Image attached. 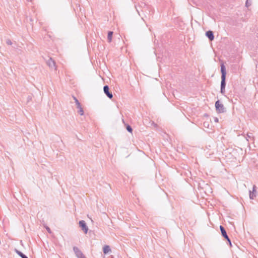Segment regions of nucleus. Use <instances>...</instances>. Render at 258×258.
I'll return each instance as SVG.
<instances>
[{"instance_id":"f257e3e1","label":"nucleus","mask_w":258,"mask_h":258,"mask_svg":"<svg viewBox=\"0 0 258 258\" xmlns=\"http://www.w3.org/2000/svg\"><path fill=\"white\" fill-rule=\"evenodd\" d=\"M221 93L224 94L225 92L226 70L224 64L221 65Z\"/></svg>"},{"instance_id":"f03ea898","label":"nucleus","mask_w":258,"mask_h":258,"mask_svg":"<svg viewBox=\"0 0 258 258\" xmlns=\"http://www.w3.org/2000/svg\"><path fill=\"white\" fill-rule=\"evenodd\" d=\"M215 107L218 113H223L225 112V109L223 104L220 103L219 100H217L215 102Z\"/></svg>"},{"instance_id":"7ed1b4c3","label":"nucleus","mask_w":258,"mask_h":258,"mask_svg":"<svg viewBox=\"0 0 258 258\" xmlns=\"http://www.w3.org/2000/svg\"><path fill=\"white\" fill-rule=\"evenodd\" d=\"M74 100L77 105V108L79 109L78 112L81 115H83L84 114V111L81 107V104L79 102V100L77 99V98L75 96H73Z\"/></svg>"},{"instance_id":"20e7f679","label":"nucleus","mask_w":258,"mask_h":258,"mask_svg":"<svg viewBox=\"0 0 258 258\" xmlns=\"http://www.w3.org/2000/svg\"><path fill=\"white\" fill-rule=\"evenodd\" d=\"M73 250L74 252L76 254V255L78 258H85V256L82 253V252L79 249V248L77 247L74 246L73 247Z\"/></svg>"},{"instance_id":"39448f33","label":"nucleus","mask_w":258,"mask_h":258,"mask_svg":"<svg viewBox=\"0 0 258 258\" xmlns=\"http://www.w3.org/2000/svg\"><path fill=\"white\" fill-rule=\"evenodd\" d=\"M79 226L81 228L82 230L86 234L88 231V226L86 225V222L84 220H81L79 221Z\"/></svg>"},{"instance_id":"423d86ee","label":"nucleus","mask_w":258,"mask_h":258,"mask_svg":"<svg viewBox=\"0 0 258 258\" xmlns=\"http://www.w3.org/2000/svg\"><path fill=\"white\" fill-rule=\"evenodd\" d=\"M103 91L106 95L109 98L112 99L113 95L111 92H109V88L108 86L105 85L103 87Z\"/></svg>"},{"instance_id":"0eeeda50","label":"nucleus","mask_w":258,"mask_h":258,"mask_svg":"<svg viewBox=\"0 0 258 258\" xmlns=\"http://www.w3.org/2000/svg\"><path fill=\"white\" fill-rule=\"evenodd\" d=\"M256 186L254 185L252 188V191H249V196L250 199L253 200L256 197Z\"/></svg>"},{"instance_id":"6e6552de","label":"nucleus","mask_w":258,"mask_h":258,"mask_svg":"<svg viewBox=\"0 0 258 258\" xmlns=\"http://www.w3.org/2000/svg\"><path fill=\"white\" fill-rule=\"evenodd\" d=\"M47 64L49 68L54 69V70L56 69L55 62L51 57L47 61Z\"/></svg>"},{"instance_id":"1a4fd4ad","label":"nucleus","mask_w":258,"mask_h":258,"mask_svg":"<svg viewBox=\"0 0 258 258\" xmlns=\"http://www.w3.org/2000/svg\"><path fill=\"white\" fill-rule=\"evenodd\" d=\"M206 35L210 40L212 41L214 38L213 32L212 31H208L206 32Z\"/></svg>"},{"instance_id":"9d476101","label":"nucleus","mask_w":258,"mask_h":258,"mask_svg":"<svg viewBox=\"0 0 258 258\" xmlns=\"http://www.w3.org/2000/svg\"><path fill=\"white\" fill-rule=\"evenodd\" d=\"M220 229L221 232V234L223 237L225 236H226L227 235L226 231L225 228H224V227H223L221 225L220 226Z\"/></svg>"},{"instance_id":"9b49d317","label":"nucleus","mask_w":258,"mask_h":258,"mask_svg":"<svg viewBox=\"0 0 258 258\" xmlns=\"http://www.w3.org/2000/svg\"><path fill=\"white\" fill-rule=\"evenodd\" d=\"M111 251L110 247L108 245H105L103 247V252L105 254L108 253Z\"/></svg>"},{"instance_id":"f8f14e48","label":"nucleus","mask_w":258,"mask_h":258,"mask_svg":"<svg viewBox=\"0 0 258 258\" xmlns=\"http://www.w3.org/2000/svg\"><path fill=\"white\" fill-rule=\"evenodd\" d=\"M16 253L20 256L22 258H28L25 254H24V253H23L22 252H21L20 251H19L18 250H16Z\"/></svg>"},{"instance_id":"ddd939ff","label":"nucleus","mask_w":258,"mask_h":258,"mask_svg":"<svg viewBox=\"0 0 258 258\" xmlns=\"http://www.w3.org/2000/svg\"><path fill=\"white\" fill-rule=\"evenodd\" d=\"M113 35V32L109 31L108 33L107 39L109 42H110L112 40V36Z\"/></svg>"},{"instance_id":"4468645a","label":"nucleus","mask_w":258,"mask_h":258,"mask_svg":"<svg viewBox=\"0 0 258 258\" xmlns=\"http://www.w3.org/2000/svg\"><path fill=\"white\" fill-rule=\"evenodd\" d=\"M253 135L252 133H248L247 134V137L246 138L247 141H248V139L253 138Z\"/></svg>"},{"instance_id":"2eb2a0df","label":"nucleus","mask_w":258,"mask_h":258,"mask_svg":"<svg viewBox=\"0 0 258 258\" xmlns=\"http://www.w3.org/2000/svg\"><path fill=\"white\" fill-rule=\"evenodd\" d=\"M126 130L130 133H132L133 131L132 127L129 125L126 126Z\"/></svg>"},{"instance_id":"dca6fc26","label":"nucleus","mask_w":258,"mask_h":258,"mask_svg":"<svg viewBox=\"0 0 258 258\" xmlns=\"http://www.w3.org/2000/svg\"><path fill=\"white\" fill-rule=\"evenodd\" d=\"M250 5H251L250 3H249L248 2V1L247 0L245 3V6L248 8L249 6H250Z\"/></svg>"},{"instance_id":"f3484780","label":"nucleus","mask_w":258,"mask_h":258,"mask_svg":"<svg viewBox=\"0 0 258 258\" xmlns=\"http://www.w3.org/2000/svg\"><path fill=\"white\" fill-rule=\"evenodd\" d=\"M6 43L8 45H12V42H11V41L10 40H7V41H6Z\"/></svg>"},{"instance_id":"a211bd4d","label":"nucleus","mask_w":258,"mask_h":258,"mask_svg":"<svg viewBox=\"0 0 258 258\" xmlns=\"http://www.w3.org/2000/svg\"><path fill=\"white\" fill-rule=\"evenodd\" d=\"M45 228L48 233H51V231L50 229L48 226H46Z\"/></svg>"},{"instance_id":"6ab92c4d","label":"nucleus","mask_w":258,"mask_h":258,"mask_svg":"<svg viewBox=\"0 0 258 258\" xmlns=\"http://www.w3.org/2000/svg\"><path fill=\"white\" fill-rule=\"evenodd\" d=\"M224 237L227 240H229V238L228 237V236L227 235L226 236H224Z\"/></svg>"},{"instance_id":"aec40b11","label":"nucleus","mask_w":258,"mask_h":258,"mask_svg":"<svg viewBox=\"0 0 258 258\" xmlns=\"http://www.w3.org/2000/svg\"><path fill=\"white\" fill-rule=\"evenodd\" d=\"M214 120H215V122H218V118L215 117V118H214Z\"/></svg>"},{"instance_id":"412c9836","label":"nucleus","mask_w":258,"mask_h":258,"mask_svg":"<svg viewBox=\"0 0 258 258\" xmlns=\"http://www.w3.org/2000/svg\"><path fill=\"white\" fill-rule=\"evenodd\" d=\"M31 99V96H29L28 97V101H29V100H30Z\"/></svg>"},{"instance_id":"4be33fe9","label":"nucleus","mask_w":258,"mask_h":258,"mask_svg":"<svg viewBox=\"0 0 258 258\" xmlns=\"http://www.w3.org/2000/svg\"><path fill=\"white\" fill-rule=\"evenodd\" d=\"M227 241H228V242L229 244L230 245H231V242L230 239H229V240H227Z\"/></svg>"}]
</instances>
